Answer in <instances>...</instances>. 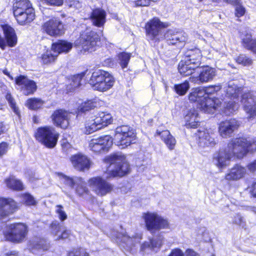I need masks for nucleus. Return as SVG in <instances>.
<instances>
[{
  "instance_id": "nucleus-1",
  "label": "nucleus",
  "mask_w": 256,
  "mask_h": 256,
  "mask_svg": "<svg viewBox=\"0 0 256 256\" xmlns=\"http://www.w3.org/2000/svg\"><path fill=\"white\" fill-rule=\"evenodd\" d=\"M105 160L110 166L107 168L106 176L107 179L116 176H122L127 174L130 170V166L126 157L122 154H114L108 156Z\"/></svg>"
},
{
  "instance_id": "nucleus-2",
  "label": "nucleus",
  "mask_w": 256,
  "mask_h": 256,
  "mask_svg": "<svg viewBox=\"0 0 256 256\" xmlns=\"http://www.w3.org/2000/svg\"><path fill=\"white\" fill-rule=\"evenodd\" d=\"M188 98L191 102H197L199 108L208 113L213 112L222 104V101L218 98H206L204 92L200 88L192 90L189 94Z\"/></svg>"
},
{
  "instance_id": "nucleus-3",
  "label": "nucleus",
  "mask_w": 256,
  "mask_h": 256,
  "mask_svg": "<svg viewBox=\"0 0 256 256\" xmlns=\"http://www.w3.org/2000/svg\"><path fill=\"white\" fill-rule=\"evenodd\" d=\"M114 82V76L110 72L102 70H94L88 80L94 90L102 92L110 89Z\"/></svg>"
},
{
  "instance_id": "nucleus-4",
  "label": "nucleus",
  "mask_w": 256,
  "mask_h": 256,
  "mask_svg": "<svg viewBox=\"0 0 256 256\" xmlns=\"http://www.w3.org/2000/svg\"><path fill=\"white\" fill-rule=\"evenodd\" d=\"M135 130L127 125L118 126L115 130L113 140L116 145L124 148L136 142Z\"/></svg>"
},
{
  "instance_id": "nucleus-5",
  "label": "nucleus",
  "mask_w": 256,
  "mask_h": 256,
  "mask_svg": "<svg viewBox=\"0 0 256 256\" xmlns=\"http://www.w3.org/2000/svg\"><path fill=\"white\" fill-rule=\"evenodd\" d=\"M168 26V23L162 22L158 18L149 20L145 25L146 36L152 43H158L164 38L162 30Z\"/></svg>"
},
{
  "instance_id": "nucleus-6",
  "label": "nucleus",
  "mask_w": 256,
  "mask_h": 256,
  "mask_svg": "<svg viewBox=\"0 0 256 256\" xmlns=\"http://www.w3.org/2000/svg\"><path fill=\"white\" fill-rule=\"evenodd\" d=\"M146 230L152 234L156 233L162 229H170L168 220L156 212H147L142 215Z\"/></svg>"
},
{
  "instance_id": "nucleus-7",
  "label": "nucleus",
  "mask_w": 256,
  "mask_h": 256,
  "mask_svg": "<svg viewBox=\"0 0 256 256\" xmlns=\"http://www.w3.org/2000/svg\"><path fill=\"white\" fill-rule=\"evenodd\" d=\"M100 40V36L95 32L86 29L75 42V45L82 48L84 52L94 51Z\"/></svg>"
},
{
  "instance_id": "nucleus-8",
  "label": "nucleus",
  "mask_w": 256,
  "mask_h": 256,
  "mask_svg": "<svg viewBox=\"0 0 256 256\" xmlns=\"http://www.w3.org/2000/svg\"><path fill=\"white\" fill-rule=\"evenodd\" d=\"M35 136L36 140L46 147L52 148L56 146L59 134L53 127L47 126L39 128Z\"/></svg>"
},
{
  "instance_id": "nucleus-9",
  "label": "nucleus",
  "mask_w": 256,
  "mask_h": 256,
  "mask_svg": "<svg viewBox=\"0 0 256 256\" xmlns=\"http://www.w3.org/2000/svg\"><path fill=\"white\" fill-rule=\"evenodd\" d=\"M28 226L23 223H14L8 225L4 232L6 239L14 242H21L26 238Z\"/></svg>"
},
{
  "instance_id": "nucleus-10",
  "label": "nucleus",
  "mask_w": 256,
  "mask_h": 256,
  "mask_svg": "<svg viewBox=\"0 0 256 256\" xmlns=\"http://www.w3.org/2000/svg\"><path fill=\"white\" fill-rule=\"evenodd\" d=\"M112 122L110 114L100 112L95 116L94 118L86 122L85 124L86 134H90L110 124Z\"/></svg>"
},
{
  "instance_id": "nucleus-11",
  "label": "nucleus",
  "mask_w": 256,
  "mask_h": 256,
  "mask_svg": "<svg viewBox=\"0 0 256 256\" xmlns=\"http://www.w3.org/2000/svg\"><path fill=\"white\" fill-rule=\"evenodd\" d=\"M111 237L114 239L116 242L128 250H130L134 247L142 240L140 234H136L130 236L122 229L120 232L116 230H112L110 232Z\"/></svg>"
},
{
  "instance_id": "nucleus-12",
  "label": "nucleus",
  "mask_w": 256,
  "mask_h": 256,
  "mask_svg": "<svg viewBox=\"0 0 256 256\" xmlns=\"http://www.w3.org/2000/svg\"><path fill=\"white\" fill-rule=\"evenodd\" d=\"M92 190L99 196H104L111 192L114 189V185L100 176H96L90 178L88 182Z\"/></svg>"
},
{
  "instance_id": "nucleus-13",
  "label": "nucleus",
  "mask_w": 256,
  "mask_h": 256,
  "mask_svg": "<svg viewBox=\"0 0 256 256\" xmlns=\"http://www.w3.org/2000/svg\"><path fill=\"white\" fill-rule=\"evenodd\" d=\"M247 138L232 139L228 143L227 148L233 157L242 158L248 154Z\"/></svg>"
},
{
  "instance_id": "nucleus-14",
  "label": "nucleus",
  "mask_w": 256,
  "mask_h": 256,
  "mask_svg": "<svg viewBox=\"0 0 256 256\" xmlns=\"http://www.w3.org/2000/svg\"><path fill=\"white\" fill-rule=\"evenodd\" d=\"M112 144V138L106 135L92 139L89 142L90 150L96 153L107 152Z\"/></svg>"
},
{
  "instance_id": "nucleus-15",
  "label": "nucleus",
  "mask_w": 256,
  "mask_h": 256,
  "mask_svg": "<svg viewBox=\"0 0 256 256\" xmlns=\"http://www.w3.org/2000/svg\"><path fill=\"white\" fill-rule=\"evenodd\" d=\"M42 30L50 36H59L64 33L62 22L58 18H52L46 22L42 26Z\"/></svg>"
},
{
  "instance_id": "nucleus-16",
  "label": "nucleus",
  "mask_w": 256,
  "mask_h": 256,
  "mask_svg": "<svg viewBox=\"0 0 256 256\" xmlns=\"http://www.w3.org/2000/svg\"><path fill=\"white\" fill-rule=\"evenodd\" d=\"M238 122L231 118L221 122L218 126V132L220 136L227 138L232 136L234 132L239 127Z\"/></svg>"
},
{
  "instance_id": "nucleus-17",
  "label": "nucleus",
  "mask_w": 256,
  "mask_h": 256,
  "mask_svg": "<svg viewBox=\"0 0 256 256\" xmlns=\"http://www.w3.org/2000/svg\"><path fill=\"white\" fill-rule=\"evenodd\" d=\"M74 114L64 110H58L54 112L52 118L54 123L62 128H66L70 124L72 117Z\"/></svg>"
},
{
  "instance_id": "nucleus-18",
  "label": "nucleus",
  "mask_w": 256,
  "mask_h": 256,
  "mask_svg": "<svg viewBox=\"0 0 256 256\" xmlns=\"http://www.w3.org/2000/svg\"><path fill=\"white\" fill-rule=\"evenodd\" d=\"M197 135L198 146L200 148L213 146L216 144L215 134L213 130L210 129L198 130Z\"/></svg>"
},
{
  "instance_id": "nucleus-19",
  "label": "nucleus",
  "mask_w": 256,
  "mask_h": 256,
  "mask_svg": "<svg viewBox=\"0 0 256 256\" xmlns=\"http://www.w3.org/2000/svg\"><path fill=\"white\" fill-rule=\"evenodd\" d=\"M199 73L197 77H190V81L198 84L206 83L212 80L216 76V70L209 66L200 68Z\"/></svg>"
},
{
  "instance_id": "nucleus-20",
  "label": "nucleus",
  "mask_w": 256,
  "mask_h": 256,
  "mask_svg": "<svg viewBox=\"0 0 256 256\" xmlns=\"http://www.w3.org/2000/svg\"><path fill=\"white\" fill-rule=\"evenodd\" d=\"M6 41L0 36V48L4 50L6 46H15L17 43V37L14 29L8 24L2 26Z\"/></svg>"
},
{
  "instance_id": "nucleus-21",
  "label": "nucleus",
  "mask_w": 256,
  "mask_h": 256,
  "mask_svg": "<svg viewBox=\"0 0 256 256\" xmlns=\"http://www.w3.org/2000/svg\"><path fill=\"white\" fill-rule=\"evenodd\" d=\"M241 102L243 104L244 110L249 118L256 116V100L250 92L242 94Z\"/></svg>"
},
{
  "instance_id": "nucleus-22",
  "label": "nucleus",
  "mask_w": 256,
  "mask_h": 256,
  "mask_svg": "<svg viewBox=\"0 0 256 256\" xmlns=\"http://www.w3.org/2000/svg\"><path fill=\"white\" fill-rule=\"evenodd\" d=\"M70 160L73 167L78 171L88 170L91 165V162L90 159L82 154H78L72 156Z\"/></svg>"
},
{
  "instance_id": "nucleus-23",
  "label": "nucleus",
  "mask_w": 256,
  "mask_h": 256,
  "mask_svg": "<svg viewBox=\"0 0 256 256\" xmlns=\"http://www.w3.org/2000/svg\"><path fill=\"white\" fill-rule=\"evenodd\" d=\"M232 158V154L226 146L214 154L213 162L218 168H223L229 165Z\"/></svg>"
},
{
  "instance_id": "nucleus-24",
  "label": "nucleus",
  "mask_w": 256,
  "mask_h": 256,
  "mask_svg": "<svg viewBox=\"0 0 256 256\" xmlns=\"http://www.w3.org/2000/svg\"><path fill=\"white\" fill-rule=\"evenodd\" d=\"M247 173L245 167L240 164H235L228 170L224 176V179L229 182L238 181L244 178Z\"/></svg>"
},
{
  "instance_id": "nucleus-25",
  "label": "nucleus",
  "mask_w": 256,
  "mask_h": 256,
  "mask_svg": "<svg viewBox=\"0 0 256 256\" xmlns=\"http://www.w3.org/2000/svg\"><path fill=\"white\" fill-rule=\"evenodd\" d=\"M18 208V204L13 199L0 198V218L13 213Z\"/></svg>"
},
{
  "instance_id": "nucleus-26",
  "label": "nucleus",
  "mask_w": 256,
  "mask_h": 256,
  "mask_svg": "<svg viewBox=\"0 0 256 256\" xmlns=\"http://www.w3.org/2000/svg\"><path fill=\"white\" fill-rule=\"evenodd\" d=\"M16 84L22 86V89L26 95L33 94L36 90V84L33 81L28 80L24 76H20L16 79Z\"/></svg>"
},
{
  "instance_id": "nucleus-27",
  "label": "nucleus",
  "mask_w": 256,
  "mask_h": 256,
  "mask_svg": "<svg viewBox=\"0 0 256 256\" xmlns=\"http://www.w3.org/2000/svg\"><path fill=\"white\" fill-rule=\"evenodd\" d=\"M165 38L169 44H176L179 42H184L186 38L182 32H178L176 30H168L164 34Z\"/></svg>"
},
{
  "instance_id": "nucleus-28",
  "label": "nucleus",
  "mask_w": 256,
  "mask_h": 256,
  "mask_svg": "<svg viewBox=\"0 0 256 256\" xmlns=\"http://www.w3.org/2000/svg\"><path fill=\"white\" fill-rule=\"evenodd\" d=\"M185 126L187 128H196L200 124V118L198 110L194 108L188 110L184 117Z\"/></svg>"
},
{
  "instance_id": "nucleus-29",
  "label": "nucleus",
  "mask_w": 256,
  "mask_h": 256,
  "mask_svg": "<svg viewBox=\"0 0 256 256\" xmlns=\"http://www.w3.org/2000/svg\"><path fill=\"white\" fill-rule=\"evenodd\" d=\"M106 12L104 10L96 8L91 14L90 20L94 26L102 28L106 22Z\"/></svg>"
},
{
  "instance_id": "nucleus-30",
  "label": "nucleus",
  "mask_w": 256,
  "mask_h": 256,
  "mask_svg": "<svg viewBox=\"0 0 256 256\" xmlns=\"http://www.w3.org/2000/svg\"><path fill=\"white\" fill-rule=\"evenodd\" d=\"M17 22L21 25L26 24L32 22L34 18L35 14L33 8H28L25 13L17 11L14 14Z\"/></svg>"
},
{
  "instance_id": "nucleus-31",
  "label": "nucleus",
  "mask_w": 256,
  "mask_h": 256,
  "mask_svg": "<svg viewBox=\"0 0 256 256\" xmlns=\"http://www.w3.org/2000/svg\"><path fill=\"white\" fill-rule=\"evenodd\" d=\"M156 134L160 136L162 140L165 144L169 150H174L176 141L169 130H165L160 132L158 130Z\"/></svg>"
},
{
  "instance_id": "nucleus-32",
  "label": "nucleus",
  "mask_w": 256,
  "mask_h": 256,
  "mask_svg": "<svg viewBox=\"0 0 256 256\" xmlns=\"http://www.w3.org/2000/svg\"><path fill=\"white\" fill-rule=\"evenodd\" d=\"M164 242V237L162 235H158L156 238L149 240L148 242H144L140 246V250L144 251L146 249L154 250L160 248Z\"/></svg>"
},
{
  "instance_id": "nucleus-33",
  "label": "nucleus",
  "mask_w": 256,
  "mask_h": 256,
  "mask_svg": "<svg viewBox=\"0 0 256 256\" xmlns=\"http://www.w3.org/2000/svg\"><path fill=\"white\" fill-rule=\"evenodd\" d=\"M202 55L198 50H190L188 54L186 56L184 60L188 64H191L194 67L198 68L200 64Z\"/></svg>"
},
{
  "instance_id": "nucleus-34",
  "label": "nucleus",
  "mask_w": 256,
  "mask_h": 256,
  "mask_svg": "<svg viewBox=\"0 0 256 256\" xmlns=\"http://www.w3.org/2000/svg\"><path fill=\"white\" fill-rule=\"evenodd\" d=\"M72 47V44L66 40H60L52 44V48L58 56L62 52H68Z\"/></svg>"
},
{
  "instance_id": "nucleus-35",
  "label": "nucleus",
  "mask_w": 256,
  "mask_h": 256,
  "mask_svg": "<svg viewBox=\"0 0 256 256\" xmlns=\"http://www.w3.org/2000/svg\"><path fill=\"white\" fill-rule=\"evenodd\" d=\"M242 40L244 48L256 54V40L252 38L251 34L246 32L242 36Z\"/></svg>"
},
{
  "instance_id": "nucleus-36",
  "label": "nucleus",
  "mask_w": 256,
  "mask_h": 256,
  "mask_svg": "<svg viewBox=\"0 0 256 256\" xmlns=\"http://www.w3.org/2000/svg\"><path fill=\"white\" fill-rule=\"evenodd\" d=\"M58 56V54L54 52L52 47L50 50H46L41 55L40 61L44 64H51L55 62Z\"/></svg>"
},
{
  "instance_id": "nucleus-37",
  "label": "nucleus",
  "mask_w": 256,
  "mask_h": 256,
  "mask_svg": "<svg viewBox=\"0 0 256 256\" xmlns=\"http://www.w3.org/2000/svg\"><path fill=\"white\" fill-rule=\"evenodd\" d=\"M196 68V67L188 64L184 60H181L178 64V71L181 75L184 76L192 74Z\"/></svg>"
},
{
  "instance_id": "nucleus-38",
  "label": "nucleus",
  "mask_w": 256,
  "mask_h": 256,
  "mask_svg": "<svg viewBox=\"0 0 256 256\" xmlns=\"http://www.w3.org/2000/svg\"><path fill=\"white\" fill-rule=\"evenodd\" d=\"M242 88H238L232 82H230L228 83L226 89V94L228 97L234 99L242 94Z\"/></svg>"
},
{
  "instance_id": "nucleus-39",
  "label": "nucleus",
  "mask_w": 256,
  "mask_h": 256,
  "mask_svg": "<svg viewBox=\"0 0 256 256\" xmlns=\"http://www.w3.org/2000/svg\"><path fill=\"white\" fill-rule=\"evenodd\" d=\"M7 186L12 190H21L24 189V186L20 180L14 176H10L5 180Z\"/></svg>"
},
{
  "instance_id": "nucleus-40",
  "label": "nucleus",
  "mask_w": 256,
  "mask_h": 256,
  "mask_svg": "<svg viewBox=\"0 0 256 256\" xmlns=\"http://www.w3.org/2000/svg\"><path fill=\"white\" fill-rule=\"evenodd\" d=\"M84 74H83L72 76L70 79V83L67 86V90L72 92L81 84V81Z\"/></svg>"
},
{
  "instance_id": "nucleus-41",
  "label": "nucleus",
  "mask_w": 256,
  "mask_h": 256,
  "mask_svg": "<svg viewBox=\"0 0 256 256\" xmlns=\"http://www.w3.org/2000/svg\"><path fill=\"white\" fill-rule=\"evenodd\" d=\"M238 103L232 100L228 103L224 102L222 110L226 115L230 116L236 112L238 110Z\"/></svg>"
},
{
  "instance_id": "nucleus-42",
  "label": "nucleus",
  "mask_w": 256,
  "mask_h": 256,
  "mask_svg": "<svg viewBox=\"0 0 256 256\" xmlns=\"http://www.w3.org/2000/svg\"><path fill=\"white\" fill-rule=\"evenodd\" d=\"M33 8L32 6V4L28 0H16V2L14 4L13 6V12L14 14L17 11L21 12L24 9Z\"/></svg>"
},
{
  "instance_id": "nucleus-43",
  "label": "nucleus",
  "mask_w": 256,
  "mask_h": 256,
  "mask_svg": "<svg viewBox=\"0 0 256 256\" xmlns=\"http://www.w3.org/2000/svg\"><path fill=\"white\" fill-rule=\"evenodd\" d=\"M61 181L65 184L73 188L74 186L76 185L78 182H80L81 178L78 177L70 178L62 174H58Z\"/></svg>"
},
{
  "instance_id": "nucleus-44",
  "label": "nucleus",
  "mask_w": 256,
  "mask_h": 256,
  "mask_svg": "<svg viewBox=\"0 0 256 256\" xmlns=\"http://www.w3.org/2000/svg\"><path fill=\"white\" fill-rule=\"evenodd\" d=\"M30 246L32 248L44 250H48L50 248L49 244L45 240L38 238L30 241Z\"/></svg>"
},
{
  "instance_id": "nucleus-45",
  "label": "nucleus",
  "mask_w": 256,
  "mask_h": 256,
  "mask_svg": "<svg viewBox=\"0 0 256 256\" xmlns=\"http://www.w3.org/2000/svg\"><path fill=\"white\" fill-rule=\"evenodd\" d=\"M189 88L190 84L187 80H186L183 83L176 84L174 86V91L180 96L184 95Z\"/></svg>"
},
{
  "instance_id": "nucleus-46",
  "label": "nucleus",
  "mask_w": 256,
  "mask_h": 256,
  "mask_svg": "<svg viewBox=\"0 0 256 256\" xmlns=\"http://www.w3.org/2000/svg\"><path fill=\"white\" fill-rule=\"evenodd\" d=\"M44 104V102L40 99L32 98L27 100L26 106L31 110H36L40 108Z\"/></svg>"
},
{
  "instance_id": "nucleus-47",
  "label": "nucleus",
  "mask_w": 256,
  "mask_h": 256,
  "mask_svg": "<svg viewBox=\"0 0 256 256\" xmlns=\"http://www.w3.org/2000/svg\"><path fill=\"white\" fill-rule=\"evenodd\" d=\"M131 57V54L126 52H121L118 54V58L119 64L121 66L122 68H126Z\"/></svg>"
},
{
  "instance_id": "nucleus-48",
  "label": "nucleus",
  "mask_w": 256,
  "mask_h": 256,
  "mask_svg": "<svg viewBox=\"0 0 256 256\" xmlns=\"http://www.w3.org/2000/svg\"><path fill=\"white\" fill-rule=\"evenodd\" d=\"M222 88V86L218 84L216 85H210L208 87H206L204 88H202L205 92V96L206 98H209L208 95L213 94L218 92L220 91Z\"/></svg>"
},
{
  "instance_id": "nucleus-49",
  "label": "nucleus",
  "mask_w": 256,
  "mask_h": 256,
  "mask_svg": "<svg viewBox=\"0 0 256 256\" xmlns=\"http://www.w3.org/2000/svg\"><path fill=\"white\" fill-rule=\"evenodd\" d=\"M236 60L238 64L244 66L251 65L252 63V59L244 54H240L236 58Z\"/></svg>"
},
{
  "instance_id": "nucleus-50",
  "label": "nucleus",
  "mask_w": 256,
  "mask_h": 256,
  "mask_svg": "<svg viewBox=\"0 0 256 256\" xmlns=\"http://www.w3.org/2000/svg\"><path fill=\"white\" fill-rule=\"evenodd\" d=\"M62 226L58 222H54L50 226L51 233L56 236V238L60 234Z\"/></svg>"
},
{
  "instance_id": "nucleus-51",
  "label": "nucleus",
  "mask_w": 256,
  "mask_h": 256,
  "mask_svg": "<svg viewBox=\"0 0 256 256\" xmlns=\"http://www.w3.org/2000/svg\"><path fill=\"white\" fill-rule=\"evenodd\" d=\"M95 106V104L91 100L82 102L78 108V110L81 112H86Z\"/></svg>"
},
{
  "instance_id": "nucleus-52",
  "label": "nucleus",
  "mask_w": 256,
  "mask_h": 256,
  "mask_svg": "<svg viewBox=\"0 0 256 256\" xmlns=\"http://www.w3.org/2000/svg\"><path fill=\"white\" fill-rule=\"evenodd\" d=\"M76 186V191L79 196H82L84 194L88 192V189L86 186V184L82 178L80 182H78Z\"/></svg>"
},
{
  "instance_id": "nucleus-53",
  "label": "nucleus",
  "mask_w": 256,
  "mask_h": 256,
  "mask_svg": "<svg viewBox=\"0 0 256 256\" xmlns=\"http://www.w3.org/2000/svg\"><path fill=\"white\" fill-rule=\"evenodd\" d=\"M56 212L61 221H64L67 218V214L62 205H56Z\"/></svg>"
},
{
  "instance_id": "nucleus-54",
  "label": "nucleus",
  "mask_w": 256,
  "mask_h": 256,
  "mask_svg": "<svg viewBox=\"0 0 256 256\" xmlns=\"http://www.w3.org/2000/svg\"><path fill=\"white\" fill-rule=\"evenodd\" d=\"M68 256H89V254L86 250L80 248L70 252Z\"/></svg>"
},
{
  "instance_id": "nucleus-55",
  "label": "nucleus",
  "mask_w": 256,
  "mask_h": 256,
  "mask_svg": "<svg viewBox=\"0 0 256 256\" xmlns=\"http://www.w3.org/2000/svg\"><path fill=\"white\" fill-rule=\"evenodd\" d=\"M6 98V100L8 101V103L10 104V107L13 110L14 112L16 114H19V110L18 108L16 106V102L12 96L11 94H7Z\"/></svg>"
},
{
  "instance_id": "nucleus-56",
  "label": "nucleus",
  "mask_w": 256,
  "mask_h": 256,
  "mask_svg": "<svg viewBox=\"0 0 256 256\" xmlns=\"http://www.w3.org/2000/svg\"><path fill=\"white\" fill-rule=\"evenodd\" d=\"M233 223L242 226V228H245L246 226V222L243 217L239 214H236L234 216Z\"/></svg>"
},
{
  "instance_id": "nucleus-57",
  "label": "nucleus",
  "mask_w": 256,
  "mask_h": 256,
  "mask_svg": "<svg viewBox=\"0 0 256 256\" xmlns=\"http://www.w3.org/2000/svg\"><path fill=\"white\" fill-rule=\"evenodd\" d=\"M248 152H254L256 151V138L251 140L247 139Z\"/></svg>"
},
{
  "instance_id": "nucleus-58",
  "label": "nucleus",
  "mask_w": 256,
  "mask_h": 256,
  "mask_svg": "<svg viewBox=\"0 0 256 256\" xmlns=\"http://www.w3.org/2000/svg\"><path fill=\"white\" fill-rule=\"evenodd\" d=\"M246 12L245 8L240 4H237L235 8V16L238 18L242 16Z\"/></svg>"
},
{
  "instance_id": "nucleus-59",
  "label": "nucleus",
  "mask_w": 256,
  "mask_h": 256,
  "mask_svg": "<svg viewBox=\"0 0 256 256\" xmlns=\"http://www.w3.org/2000/svg\"><path fill=\"white\" fill-rule=\"evenodd\" d=\"M24 200L27 205H34L36 203L34 198L30 194H26L22 196Z\"/></svg>"
},
{
  "instance_id": "nucleus-60",
  "label": "nucleus",
  "mask_w": 256,
  "mask_h": 256,
  "mask_svg": "<svg viewBox=\"0 0 256 256\" xmlns=\"http://www.w3.org/2000/svg\"><path fill=\"white\" fill-rule=\"evenodd\" d=\"M67 3L69 7L76 9H78L82 6L79 0H67Z\"/></svg>"
},
{
  "instance_id": "nucleus-61",
  "label": "nucleus",
  "mask_w": 256,
  "mask_h": 256,
  "mask_svg": "<svg viewBox=\"0 0 256 256\" xmlns=\"http://www.w3.org/2000/svg\"><path fill=\"white\" fill-rule=\"evenodd\" d=\"M51 6H60L63 4L64 0H40Z\"/></svg>"
},
{
  "instance_id": "nucleus-62",
  "label": "nucleus",
  "mask_w": 256,
  "mask_h": 256,
  "mask_svg": "<svg viewBox=\"0 0 256 256\" xmlns=\"http://www.w3.org/2000/svg\"><path fill=\"white\" fill-rule=\"evenodd\" d=\"M248 190L252 197L256 198V180L250 186L248 187Z\"/></svg>"
},
{
  "instance_id": "nucleus-63",
  "label": "nucleus",
  "mask_w": 256,
  "mask_h": 256,
  "mask_svg": "<svg viewBox=\"0 0 256 256\" xmlns=\"http://www.w3.org/2000/svg\"><path fill=\"white\" fill-rule=\"evenodd\" d=\"M62 148L66 153H68L72 150L71 144L67 142L64 141L62 144Z\"/></svg>"
},
{
  "instance_id": "nucleus-64",
  "label": "nucleus",
  "mask_w": 256,
  "mask_h": 256,
  "mask_svg": "<svg viewBox=\"0 0 256 256\" xmlns=\"http://www.w3.org/2000/svg\"><path fill=\"white\" fill-rule=\"evenodd\" d=\"M183 252L180 248H174L172 250L168 256H184Z\"/></svg>"
}]
</instances>
